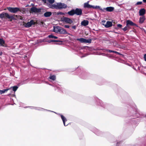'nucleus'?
<instances>
[{"instance_id":"f257e3e1","label":"nucleus","mask_w":146,"mask_h":146,"mask_svg":"<svg viewBox=\"0 0 146 146\" xmlns=\"http://www.w3.org/2000/svg\"><path fill=\"white\" fill-rule=\"evenodd\" d=\"M52 9H61L66 8L67 7V5L64 3H56V4L50 6Z\"/></svg>"},{"instance_id":"f03ea898","label":"nucleus","mask_w":146,"mask_h":146,"mask_svg":"<svg viewBox=\"0 0 146 146\" xmlns=\"http://www.w3.org/2000/svg\"><path fill=\"white\" fill-rule=\"evenodd\" d=\"M0 18L1 19H8L11 21L13 19H14L13 15H10L7 13L3 12L0 14Z\"/></svg>"},{"instance_id":"7ed1b4c3","label":"nucleus","mask_w":146,"mask_h":146,"mask_svg":"<svg viewBox=\"0 0 146 146\" xmlns=\"http://www.w3.org/2000/svg\"><path fill=\"white\" fill-rule=\"evenodd\" d=\"M76 40L82 43H90L92 41V40L91 39H86L83 38H77Z\"/></svg>"},{"instance_id":"20e7f679","label":"nucleus","mask_w":146,"mask_h":146,"mask_svg":"<svg viewBox=\"0 0 146 146\" xmlns=\"http://www.w3.org/2000/svg\"><path fill=\"white\" fill-rule=\"evenodd\" d=\"M35 24V22L33 20H31L29 22H28L26 23H24L23 25L24 26L27 28H29L32 25H34Z\"/></svg>"},{"instance_id":"39448f33","label":"nucleus","mask_w":146,"mask_h":146,"mask_svg":"<svg viewBox=\"0 0 146 146\" xmlns=\"http://www.w3.org/2000/svg\"><path fill=\"white\" fill-rule=\"evenodd\" d=\"M7 9L10 12L12 13H15L19 11H21L20 10V9L17 7L13 8L9 7H8Z\"/></svg>"},{"instance_id":"423d86ee","label":"nucleus","mask_w":146,"mask_h":146,"mask_svg":"<svg viewBox=\"0 0 146 146\" xmlns=\"http://www.w3.org/2000/svg\"><path fill=\"white\" fill-rule=\"evenodd\" d=\"M61 21L67 23L72 24L73 23V21L70 18L63 17L61 18Z\"/></svg>"},{"instance_id":"0eeeda50","label":"nucleus","mask_w":146,"mask_h":146,"mask_svg":"<svg viewBox=\"0 0 146 146\" xmlns=\"http://www.w3.org/2000/svg\"><path fill=\"white\" fill-rule=\"evenodd\" d=\"M30 11L32 13H38L41 12V9H38L35 7H33L31 8Z\"/></svg>"},{"instance_id":"6e6552de","label":"nucleus","mask_w":146,"mask_h":146,"mask_svg":"<svg viewBox=\"0 0 146 146\" xmlns=\"http://www.w3.org/2000/svg\"><path fill=\"white\" fill-rule=\"evenodd\" d=\"M82 10L81 9L76 8L74 9L75 14L77 15H81L82 14Z\"/></svg>"},{"instance_id":"1a4fd4ad","label":"nucleus","mask_w":146,"mask_h":146,"mask_svg":"<svg viewBox=\"0 0 146 146\" xmlns=\"http://www.w3.org/2000/svg\"><path fill=\"white\" fill-rule=\"evenodd\" d=\"M48 2V3H46L47 5L50 8H51L50 7V5H53V4L55 2L54 0H47Z\"/></svg>"},{"instance_id":"9d476101","label":"nucleus","mask_w":146,"mask_h":146,"mask_svg":"<svg viewBox=\"0 0 146 146\" xmlns=\"http://www.w3.org/2000/svg\"><path fill=\"white\" fill-rule=\"evenodd\" d=\"M61 28L60 27L58 26L54 27V32L57 33H59L60 32Z\"/></svg>"},{"instance_id":"9b49d317","label":"nucleus","mask_w":146,"mask_h":146,"mask_svg":"<svg viewBox=\"0 0 146 146\" xmlns=\"http://www.w3.org/2000/svg\"><path fill=\"white\" fill-rule=\"evenodd\" d=\"M103 9H104L103 11H104V10H106L107 11L111 12L113 11L114 8L113 7H107L106 8H104Z\"/></svg>"},{"instance_id":"f8f14e48","label":"nucleus","mask_w":146,"mask_h":146,"mask_svg":"<svg viewBox=\"0 0 146 146\" xmlns=\"http://www.w3.org/2000/svg\"><path fill=\"white\" fill-rule=\"evenodd\" d=\"M126 25L130 27V26H134L135 24L131 21L128 20L126 21Z\"/></svg>"},{"instance_id":"ddd939ff","label":"nucleus","mask_w":146,"mask_h":146,"mask_svg":"<svg viewBox=\"0 0 146 146\" xmlns=\"http://www.w3.org/2000/svg\"><path fill=\"white\" fill-rule=\"evenodd\" d=\"M89 1L87 3H85L84 4V7L85 8H92L93 6L88 4Z\"/></svg>"},{"instance_id":"4468645a","label":"nucleus","mask_w":146,"mask_h":146,"mask_svg":"<svg viewBox=\"0 0 146 146\" xmlns=\"http://www.w3.org/2000/svg\"><path fill=\"white\" fill-rule=\"evenodd\" d=\"M112 26V23L111 22L108 21L107 22L106 24L104 25V26L106 28H109Z\"/></svg>"},{"instance_id":"2eb2a0df","label":"nucleus","mask_w":146,"mask_h":146,"mask_svg":"<svg viewBox=\"0 0 146 146\" xmlns=\"http://www.w3.org/2000/svg\"><path fill=\"white\" fill-rule=\"evenodd\" d=\"M52 14L51 12L50 11H47L44 13V16L45 17H50Z\"/></svg>"},{"instance_id":"dca6fc26","label":"nucleus","mask_w":146,"mask_h":146,"mask_svg":"<svg viewBox=\"0 0 146 146\" xmlns=\"http://www.w3.org/2000/svg\"><path fill=\"white\" fill-rule=\"evenodd\" d=\"M145 10L144 9H142L140 10L139 13L140 16L143 15L145 13Z\"/></svg>"},{"instance_id":"f3484780","label":"nucleus","mask_w":146,"mask_h":146,"mask_svg":"<svg viewBox=\"0 0 146 146\" xmlns=\"http://www.w3.org/2000/svg\"><path fill=\"white\" fill-rule=\"evenodd\" d=\"M88 21L86 20H84L81 23V25L83 26H86L88 24Z\"/></svg>"},{"instance_id":"a211bd4d","label":"nucleus","mask_w":146,"mask_h":146,"mask_svg":"<svg viewBox=\"0 0 146 146\" xmlns=\"http://www.w3.org/2000/svg\"><path fill=\"white\" fill-rule=\"evenodd\" d=\"M59 33L62 34H67V32L65 29L61 28L60 32Z\"/></svg>"},{"instance_id":"6ab92c4d","label":"nucleus","mask_w":146,"mask_h":146,"mask_svg":"<svg viewBox=\"0 0 146 146\" xmlns=\"http://www.w3.org/2000/svg\"><path fill=\"white\" fill-rule=\"evenodd\" d=\"M67 13L70 16L73 15H74L75 14L74 9H72L70 11L68 12Z\"/></svg>"},{"instance_id":"aec40b11","label":"nucleus","mask_w":146,"mask_h":146,"mask_svg":"<svg viewBox=\"0 0 146 146\" xmlns=\"http://www.w3.org/2000/svg\"><path fill=\"white\" fill-rule=\"evenodd\" d=\"M145 20V17L144 16L140 17L139 19V23H143Z\"/></svg>"},{"instance_id":"412c9836","label":"nucleus","mask_w":146,"mask_h":146,"mask_svg":"<svg viewBox=\"0 0 146 146\" xmlns=\"http://www.w3.org/2000/svg\"><path fill=\"white\" fill-rule=\"evenodd\" d=\"M61 118L63 121V123H64V126H65L67 125H66L65 123V121H67V120H66V119L63 115H61Z\"/></svg>"},{"instance_id":"4be33fe9","label":"nucleus","mask_w":146,"mask_h":146,"mask_svg":"<svg viewBox=\"0 0 146 146\" xmlns=\"http://www.w3.org/2000/svg\"><path fill=\"white\" fill-rule=\"evenodd\" d=\"M5 42L2 39L0 38V45L1 46H4V44H5Z\"/></svg>"},{"instance_id":"5701e85b","label":"nucleus","mask_w":146,"mask_h":146,"mask_svg":"<svg viewBox=\"0 0 146 146\" xmlns=\"http://www.w3.org/2000/svg\"><path fill=\"white\" fill-rule=\"evenodd\" d=\"M92 8L93 9H99L102 11H104V9L100 8V7L99 6H93Z\"/></svg>"},{"instance_id":"b1692460","label":"nucleus","mask_w":146,"mask_h":146,"mask_svg":"<svg viewBox=\"0 0 146 146\" xmlns=\"http://www.w3.org/2000/svg\"><path fill=\"white\" fill-rule=\"evenodd\" d=\"M9 89H4L3 90H0V94H3L5 93V92H7Z\"/></svg>"},{"instance_id":"393cba45","label":"nucleus","mask_w":146,"mask_h":146,"mask_svg":"<svg viewBox=\"0 0 146 146\" xmlns=\"http://www.w3.org/2000/svg\"><path fill=\"white\" fill-rule=\"evenodd\" d=\"M130 28V27H129L128 26L126 25V26L125 27H124L122 29L124 31H125L127 30H128Z\"/></svg>"},{"instance_id":"a878e982","label":"nucleus","mask_w":146,"mask_h":146,"mask_svg":"<svg viewBox=\"0 0 146 146\" xmlns=\"http://www.w3.org/2000/svg\"><path fill=\"white\" fill-rule=\"evenodd\" d=\"M49 78L53 80H55L56 79V76L54 75H52L50 76Z\"/></svg>"},{"instance_id":"bb28decb","label":"nucleus","mask_w":146,"mask_h":146,"mask_svg":"<svg viewBox=\"0 0 146 146\" xmlns=\"http://www.w3.org/2000/svg\"><path fill=\"white\" fill-rule=\"evenodd\" d=\"M48 37L49 38H54L55 39H57L58 38V37L54 36L53 35H51L48 36Z\"/></svg>"},{"instance_id":"cd10ccee","label":"nucleus","mask_w":146,"mask_h":146,"mask_svg":"<svg viewBox=\"0 0 146 146\" xmlns=\"http://www.w3.org/2000/svg\"><path fill=\"white\" fill-rule=\"evenodd\" d=\"M13 16V17H14V16H16L17 17V18H19V19H20L23 20V17L20 16H17V15H14Z\"/></svg>"},{"instance_id":"c85d7f7f","label":"nucleus","mask_w":146,"mask_h":146,"mask_svg":"<svg viewBox=\"0 0 146 146\" xmlns=\"http://www.w3.org/2000/svg\"><path fill=\"white\" fill-rule=\"evenodd\" d=\"M18 87L17 86H14L13 87V91L15 92L17 89Z\"/></svg>"},{"instance_id":"c756f323","label":"nucleus","mask_w":146,"mask_h":146,"mask_svg":"<svg viewBox=\"0 0 146 146\" xmlns=\"http://www.w3.org/2000/svg\"><path fill=\"white\" fill-rule=\"evenodd\" d=\"M142 3V1H139L137 2L135 5H140Z\"/></svg>"},{"instance_id":"7c9ffc66","label":"nucleus","mask_w":146,"mask_h":146,"mask_svg":"<svg viewBox=\"0 0 146 146\" xmlns=\"http://www.w3.org/2000/svg\"><path fill=\"white\" fill-rule=\"evenodd\" d=\"M58 40H49L48 42H58Z\"/></svg>"},{"instance_id":"2f4dec72","label":"nucleus","mask_w":146,"mask_h":146,"mask_svg":"<svg viewBox=\"0 0 146 146\" xmlns=\"http://www.w3.org/2000/svg\"><path fill=\"white\" fill-rule=\"evenodd\" d=\"M108 52H113L114 53V51H113V50H106Z\"/></svg>"},{"instance_id":"473e14b6","label":"nucleus","mask_w":146,"mask_h":146,"mask_svg":"<svg viewBox=\"0 0 146 146\" xmlns=\"http://www.w3.org/2000/svg\"><path fill=\"white\" fill-rule=\"evenodd\" d=\"M20 10L21 11V12L23 13V12H24L25 11V9H20Z\"/></svg>"},{"instance_id":"72a5a7b5","label":"nucleus","mask_w":146,"mask_h":146,"mask_svg":"<svg viewBox=\"0 0 146 146\" xmlns=\"http://www.w3.org/2000/svg\"><path fill=\"white\" fill-rule=\"evenodd\" d=\"M64 27L65 28H69L70 27L69 26H68V25H65Z\"/></svg>"},{"instance_id":"f704fd0d","label":"nucleus","mask_w":146,"mask_h":146,"mask_svg":"<svg viewBox=\"0 0 146 146\" xmlns=\"http://www.w3.org/2000/svg\"><path fill=\"white\" fill-rule=\"evenodd\" d=\"M117 26L120 28H121L122 27V25L121 24H119L117 25Z\"/></svg>"},{"instance_id":"c9c22d12","label":"nucleus","mask_w":146,"mask_h":146,"mask_svg":"<svg viewBox=\"0 0 146 146\" xmlns=\"http://www.w3.org/2000/svg\"><path fill=\"white\" fill-rule=\"evenodd\" d=\"M144 59L145 61L146 62V54H145L144 55Z\"/></svg>"},{"instance_id":"e433bc0d","label":"nucleus","mask_w":146,"mask_h":146,"mask_svg":"<svg viewBox=\"0 0 146 146\" xmlns=\"http://www.w3.org/2000/svg\"><path fill=\"white\" fill-rule=\"evenodd\" d=\"M63 13H61V12H59V13H57V15H62L63 14Z\"/></svg>"},{"instance_id":"4c0bfd02","label":"nucleus","mask_w":146,"mask_h":146,"mask_svg":"<svg viewBox=\"0 0 146 146\" xmlns=\"http://www.w3.org/2000/svg\"><path fill=\"white\" fill-rule=\"evenodd\" d=\"M42 1L44 3H46L47 0H42Z\"/></svg>"},{"instance_id":"58836bf2","label":"nucleus","mask_w":146,"mask_h":146,"mask_svg":"<svg viewBox=\"0 0 146 146\" xmlns=\"http://www.w3.org/2000/svg\"><path fill=\"white\" fill-rule=\"evenodd\" d=\"M114 53H115L117 54H121L119 52H116V51H114Z\"/></svg>"},{"instance_id":"ea45409f","label":"nucleus","mask_w":146,"mask_h":146,"mask_svg":"<svg viewBox=\"0 0 146 146\" xmlns=\"http://www.w3.org/2000/svg\"><path fill=\"white\" fill-rule=\"evenodd\" d=\"M76 26L75 25L73 26L72 27V28L74 29H76Z\"/></svg>"},{"instance_id":"a19ab883","label":"nucleus","mask_w":146,"mask_h":146,"mask_svg":"<svg viewBox=\"0 0 146 146\" xmlns=\"http://www.w3.org/2000/svg\"><path fill=\"white\" fill-rule=\"evenodd\" d=\"M143 1L144 3H146V0H143Z\"/></svg>"},{"instance_id":"79ce46f5","label":"nucleus","mask_w":146,"mask_h":146,"mask_svg":"<svg viewBox=\"0 0 146 146\" xmlns=\"http://www.w3.org/2000/svg\"><path fill=\"white\" fill-rule=\"evenodd\" d=\"M2 54V52H0V56H1Z\"/></svg>"}]
</instances>
